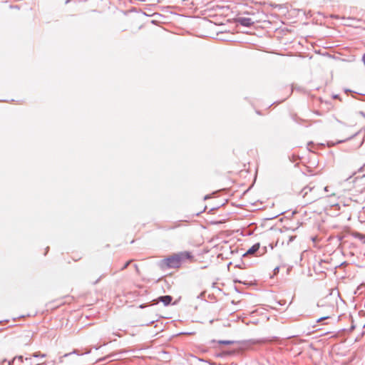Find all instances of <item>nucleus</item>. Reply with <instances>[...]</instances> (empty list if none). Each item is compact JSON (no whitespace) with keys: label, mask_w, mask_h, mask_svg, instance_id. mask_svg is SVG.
<instances>
[{"label":"nucleus","mask_w":365,"mask_h":365,"mask_svg":"<svg viewBox=\"0 0 365 365\" xmlns=\"http://www.w3.org/2000/svg\"><path fill=\"white\" fill-rule=\"evenodd\" d=\"M147 306H148L147 304H143L140 305L139 307L141 308V309H143V308L146 307Z\"/></svg>","instance_id":"a211bd4d"},{"label":"nucleus","mask_w":365,"mask_h":365,"mask_svg":"<svg viewBox=\"0 0 365 365\" xmlns=\"http://www.w3.org/2000/svg\"><path fill=\"white\" fill-rule=\"evenodd\" d=\"M354 329V326H351V329L352 330V329Z\"/></svg>","instance_id":"bb28decb"},{"label":"nucleus","mask_w":365,"mask_h":365,"mask_svg":"<svg viewBox=\"0 0 365 365\" xmlns=\"http://www.w3.org/2000/svg\"><path fill=\"white\" fill-rule=\"evenodd\" d=\"M277 303V304H279L280 306H285L287 304V302H286V300H279Z\"/></svg>","instance_id":"4468645a"},{"label":"nucleus","mask_w":365,"mask_h":365,"mask_svg":"<svg viewBox=\"0 0 365 365\" xmlns=\"http://www.w3.org/2000/svg\"><path fill=\"white\" fill-rule=\"evenodd\" d=\"M351 235L354 238L358 239L362 243H365V235L364 234H361V233H359L357 232H351Z\"/></svg>","instance_id":"0eeeda50"},{"label":"nucleus","mask_w":365,"mask_h":365,"mask_svg":"<svg viewBox=\"0 0 365 365\" xmlns=\"http://www.w3.org/2000/svg\"><path fill=\"white\" fill-rule=\"evenodd\" d=\"M259 248V244L256 243L254 245H252L248 250L243 255V257H246L250 255H254L257 251H258Z\"/></svg>","instance_id":"423d86ee"},{"label":"nucleus","mask_w":365,"mask_h":365,"mask_svg":"<svg viewBox=\"0 0 365 365\" xmlns=\"http://www.w3.org/2000/svg\"><path fill=\"white\" fill-rule=\"evenodd\" d=\"M78 354V355H79V354H79V352H78V350L75 349V350H73V351L72 352H71V353H68V354H64V356H64V357H67V356H68L69 355H71V354Z\"/></svg>","instance_id":"ddd939ff"},{"label":"nucleus","mask_w":365,"mask_h":365,"mask_svg":"<svg viewBox=\"0 0 365 365\" xmlns=\"http://www.w3.org/2000/svg\"><path fill=\"white\" fill-rule=\"evenodd\" d=\"M328 307L330 308V309H332L333 306H329Z\"/></svg>","instance_id":"393cba45"},{"label":"nucleus","mask_w":365,"mask_h":365,"mask_svg":"<svg viewBox=\"0 0 365 365\" xmlns=\"http://www.w3.org/2000/svg\"><path fill=\"white\" fill-rule=\"evenodd\" d=\"M277 242H278V241H277V242H275V244H274V246H275V247L277 245Z\"/></svg>","instance_id":"b1692460"},{"label":"nucleus","mask_w":365,"mask_h":365,"mask_svg":"<svg viewBox=\"0 0 365 365\" xmlns=\"http://www.w3.org/2000/svg\"><path fill=\"white\" fill-rule=\"evenodd\" d=\"M278 340L275 337V363H281L282 365H286L287 363V356L289 354L288 349H283L277 344Z\"/></svg>","instance_id":"f03ea898"},{"label":"nucleus","mask_w":365,"mask_h":365,"mask_svg":"<svg viewBox=\"0 0 365 365\" xmlns=\"http://www.w3.org/2000/svg\"><path fill=\"white\" fill-rule=\"evenodd\" d=\"M120 354V353H111L104 357H102V358H100L98 359L96 362L97 363H101V362H103L105 361H106L107 359H110V361H113V360H116V359H118L119 357H118V355Z\"/></svg>","instance_id":"39448f33"},{"label":"nucleus","mask_w":365,"mask_h":365,"mask_svg":"<svg viewBox=\"0 0 365 365\" xmlns=\"http://www.w3.org/2000/svg\"><path fill=\"white\" fill-rule=\"evenodd\" d=\"M275 320L278 321L279 319H277V316L275 315Z\"/></svg>","instance_id":"a878e982"},{"label":"nucleus","mask_w":365,"mask_h":365,"mask_svg":"<svg viewBox=\"0 0 365 365\" xmlns=\"http://www.w3.org/2000/svg\"><path fill=\"white\" fill-rule=\"evenodd\" d=\"M173 297L170 295H164L152 300L151 305L158 304L159 302L163 303L165 306H168L171 304Z\"/></svg>","instance_id":"7ed1b4c3"},{"label":"nucleus","mask_w":365,"mask_h":365,"mask_svg":"<svg viewBox=\"0 0 365 365\" xmlns=\"http://www.w3.org/2000/svg\"><path fill=\"white\" fill-rule=\"evenodd\" d=\"M241 230L242 231V235H251L253 234V232H250V230H237V231H240Z\"/></svg>","instance_id":"9b49d317"},{"label":"nucleus","mask_w":365,"mask_h":365,"mask_svg":"<svg viewBox=\"0 0 365 365\" xmlns=\"http://www.w3.org/2000/svg\"><path fill=\"white\" fill-rule=\"evenodd\" d=\"M237 23L244 26H250L255 21L251 18L239 17L237 19Z\"/></svg>","instance_id":"20e7f679"},{"label":"nucleus","mask_w":365,"mask_h":365,"mask_svg":"<svg viewBox=\"0 0 365 365\" xmlns=\"http://www.w3.org/2000/svg\"><path fill=\"white\" fill-rule=\"evenodd\" d=\"M363 61H364V63H365V53H364V56H363Z\"/></svg>","instance_id":"4be33fe9"},{"label":"nucleus","mask_w":365,"mask_h":365,"mask_svg":"<svg viewBox=\"0 0 365 365\" xmlns=\"http://www.w3.org/2000/svg\"><path fill=\"white\" fill-rule=\"evenodd\" d=\"M274 270H275V275H276V274H277V272H278V271H279V267H275Z\"/></svg>","instance_id":"aec40b11"},{"label":"nucleus","mask_w":365,"mask_h":365,"mask_svg":"<svg viewBox=\"0 0 365 365\" xmlns=\"http://www.w3.org/2000/svg\"><path fill=\"white\" fill-rule=\"evenodd\" d=\"M99 280H100V279H97L96 282H95V284L97 283L98 282H99Z\"/></svg>","instance_id":"cd10ccee"},{"label":"nucleus","mask_w":365,"mask_h":365,"mask_svg":"<svg viewBox=\"0 0 365 365\" xmlns=\"http://www.w3.org/2000/svg\"><path fill=\"white\" fill-rule=\"evenodd\" d=\"M24 361L29 364V365H39L38 364L34 363L31 357H26L24 359Z\"/></svg>","instance_id":"1a4fd4ad"},{"label":"nucleus","mask_w":365,"mask_h":365,"mask_svg":"<svg viewBox=\"0 0 365 365\" xmlns=\"http://www.w3.org/2000/svg\"><path fill=\"white\" fill-rule=\"evenodd\" d=\"M193 256L190 252H180L179 253L171 255L158 262V266L162 269L170 268H178L181 263L185 259H192Z\"/></svg>","instance_id":"f257e3e1"},{"label":"nucleus","mask_w":365,"mask_h":365,"mask_svg":"<svg viewBox=\"0 0 365 365\" xmlns=\"http://www.w3.org/2000/svg\"><path fill=\"white\" fill-rule=\"evenodd\" d=\"M8 365H16V359L14 358L12 360L8 361Z\"/></svg>","instance_id":"f3484780"},{"label":"nucleus","mask_w":365,"mask_h":365,"mask_svg":"<svg viewBox=\"0 0 365 365\" xmlns=\"http://www.w3.org/2000/svg\"><path fill=\"white\" fill-rule=\"evenodd\" d=\"M90 353H91V350H88V351H86V353H85V354H90Z\"/></svg>","instance_id":"412c9836"},{"label":"nucleus","mask_w":365,"mask_h":365,"mask_svg":"<svg viewBox=\"0 0 365 365\" xmlns=\"http://www.w3.org/2000/svg\"><path fill=\"white\" fill-rule=\"evenodd\" d=\"M32 356L35 358H37V357L44 358V357H46V355L45 354H40L39 352H35Z\"/></svg>","instance_id":"f8f14e48"},{"label":"nucleus","mask_w":365,"mask_h":365,"mask_svg":"<svg viewBox=\"0 0 365 365\" xmlns=\"http://www.w3.org/2000/svg\"><path fill=\"white\" fill-rule=\"evenodd\" d=\"M317 306H318V307H322V306H323V304H320V303L319 302V303L317 304Z\"/></svg>","instance_id":"5701e85b"},{"label":"nucleus","mask_w":365,"mask_h":365,"mask_svg":"<svg viewBox=\"0 0 365 365\" xmlns=\"http://www.w3.org/2000/svg\"><path fill=\"white\" fill-rule=\"evenodd\" d=\"M329 318H330V317H329V316L322 317L319 318V319L317 320V322H322V321H323V320H324V319H329Z\"/></svg>","instance_id":"2eb2a0df"},{"label":"nucleus","mask_w":365,"mask_h":365,"mask_svg":"<svg viewBox=\"0 0 365 365\" xmlns=\"http://www.w3.org/2000/svg\"><path fill=\"white\" fill-rule=\"evenodd\" d=\"M312 240L314 242H315L317 240V237H316V236H315V237H312Z\"/></svg>","instance_id":"6ab92c4d"},{"label":"nucleus","mask_w":365,"mask_h":365,"mask_svg":"<svg viewBox=\"0 0 365 365\" xmlns=\"http://www.w3.org/2000/svg\"><path fill=\"white\" fill-rule=\"evenodd\" d=\"M14 359H16V365H21L24 361L23 356H16L14 357Z\"/></svg>","instance_id":"6e6552de"},{"label":"nucleus","mask_w":365,"mask_h":365,"mask_svg":"<svg viewBox=\"0 0 365 365\" xmlns=\"http://www.w3.org/2000/svg\"><path fill=\"white\" fill-rule=\"evenodd\" d=\"M130 262H131V260H129L127 262H125V264L121 268V269L123 270V269H126L128 267V265L130 264Z\"/></svg>","instance_id":"dca6fc26"},{"label":"nucleus","mask_w":365,"mask_h":365,"mask_svg":"<svg viewBox=\"0 0 365 365\" xmlns=\"http://www.w3.org/2000/svg\"><path fill=\"white\" fill-rule=\"evenodd\" d=\"M218 342H219V344H225V345H230V344H232L234 343L233 341H230V340H222V341H219Z\"/></svg>","instance_id":"9d476101"}]
</instances>
